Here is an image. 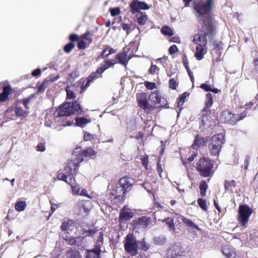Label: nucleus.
<instances>
[{
	"label": "nucleus",
	"instance_id": "1",
	"mask_svg": "<svg viewBox=\"0 0 258 258\" xmlns=\"http://www.w3.org/2000/svg\"><path fill=\"white\" fill-rule=\"evenodd\" d=\"M202 21L200 33L195 34L194 37L205 40H207V38L210 40H213L217 34L216 21L210 16L204 17Z\"/></svg>",
	"mask_w": 258,
	"mask_h": 258
},
{
	"label": "nucleus",
	"instance_id": "2",
	"mask_svg": "<svg viewBox=\"0 0 258 258\" xmlns=\"http://www.w3.org/2000/svg\"><path fill=\"white\" fill-rule=\"evenodd\" d=\"M83 110L78 101H75L66 102L61 105L57 108L55 113L57 117L64 116H70L75 113H81Z\"/></svg>",
	"mask_w": 258,
	"mask_h": 258
},
{
	"label": "nucleus",
	"instance_id": "3",
	"mask_svg": "<svg viewBox=\"0 0 258 258\" xmlns=\"http://www.w3.org/2000/svg\"><path fill=\"white\" fill-rule=\"evenodd\" d=\"M214 161L205 156L202 157L196 164V169L201 176L204 177L210 176L213 172Z\"/></svg>",
	"mask_w": 258,
	"mask_h": 258
},
{
	"label": "nucleus",
	"instance_id": "4",
	"mask_svg": "<svg viewBox=\"0 0 258 258\" xmlns=\"http://www.w3.org/2000/svg\"><path fill=\"white\" fill-rule=\"evenodd\" d=\"M224 143V136L222 134L214 135L208 146L211 156L218 158L221 151L222 146Z\"/></svg>",
	"mask_w": 258,
	"mask_h": 258
},
{
	"label": "nucleus",
	"instance_id": "5",
	"mask_svg": "<svg viewBox=\"0 0 258 258\" xmlns=\"http://www.w3.org/2000/svg\"><path fill=\"white\" fill-rule=\"evenodd\" d=\"M246 115L247 112L245 111L240 114H234L229 110L226 109L221 112L220 119L223 123L233 125L243 119Z\"/></svg>",
	"mask_w": 258,
	"mask_h": 258
},
{
	"label": "nucleus",
	"instance_id": "6",
	"mask_svg": "<svg viewBox=\"0 0 258 258\" xmlns=\"http://www.w3.org/2000/svg\"><path fill=\"white\" fill-rule=\"evenodd\" d=\"M124 250L126 252L134 256L137 255L139 249V241L133 233H128L123 241Z\"/></svg>",
	"mask_w": 258,
	"mask_h": 258
},
{
	"label": "nucleus",
	"instance_id": "7",
	"mask_svg": "<svg viewBox=\"0 0 258 258\" xmlns=\"http://www.w3.org/2000/svg\"><path fill=\"white\" fill-rule=\"evenodd\" d=\"M214 5V0H206L205 2L202 1H195L193 3V8L199 16L202 17L209 15L212 11Z\"/></svg>",
	"mask_w": 258,
	"mask_h": 258
},
{
	"label": "nucleus",
	"instance_id": "8",
	"mask_svg": "<svg viewBox=\"0 0 258 258\" xmlns=\"http://www.w3.org/2000/svg\"><path fill=\"white\" fill-rule=\"evenodd\" d=\"M83 161L82 158H79L78 156L74 159H70L65 164L64 170L69 176L75 177L78 173L80 164Z\"/></svg>",
	"mask_w": 258,
	"mask_h": 258
},
{
	"label": "nucleus",
	"instance_id": "9",
	"mask_svg": "<svg viewBox=\"0 0 258 258\" xmlns=\"http://www.w3.org/2000/svg\"><path fill=\"white\" fill-rule=\"evenodd\" d=\"M193 42L197 44L195 57L197 60H200L204 58V55L207 52L208 41L194 37Z\"/></svg>",
	"mask_w": 258,
	"mask_h": 258
},
{
	"label": "nucleus",
	"instance_id": "10",
	"mask_svg": "<svg viewBox=\"0 0 258 258\" xmlns=\"http://www.w3.org/2000/svg\"><path fill=\"white\" fill-rule=\"evenodd\" d=\"M252 212V210L247 205L239 206L237 220L242 227H245L247 224Z\"/></svg>",
	"mask_w": 258,
	"mask_h": 258
},
{
	"label": "nucleus",
	"instance_id": "11",
	"mask_svg": "<svg viewBox=\"0 0 258 258\" xmlns=\"http://www.w3.org/2000/svg\"><path fill=\"white\" fill-rule=\"evenodd\" d=\"M138 106L147 114L150 113L154 109V107L150 104L147 100V96L145 93H138L136 95Z\"/></svg>",
	"mask_w": 258,
	"mask_h": 258
},
{
	"label": "nucleus",
	"instance_id": "12",
	"mask_svg": "<svg viewBox=\"0 0 258 258\" xmlns=\"http://www.w3.org/2000/svg\"><path fill=\"white\" fill-rule=\"evenodd\" d=\"M134 183V178L128 175L121 177L118 181L119 187L126 194L131 191Z\"/></svg>",
	"mask_w": 258,
	"mask_h": 258
},
{
	"label": "nucleus",
	"instance_id": "13",
	"mask_svg": "<svg viewBox=\"0 0 258 258\" xmlns=\"http://www.w3.org/2000/svg\"><path fill=\"white\" fill-rule=\"evenodd\" d=\"M92 33L90 31H86L81 35V40L78 42L77 47L79 49L84 50L93 42Z\"/></svg>",
	"mask_w": 258,
	"mask_h": 258
},
{
	"label": "nucleus",
	"instance_id": "14",
	"mask_svg": "<svg viewBox=\"0 0 258 258\" xmlns=\"http://www.w3.org/2000/svg\"><path fill=\"white\" fill-rule=\"evenodd\" d=\"M151 218L147 216H142L133 220L132 225L133 228L140 229L147 228L151 223Z\"/></svg>",
	"mask_w": 258,
	"mask_h": 258
},
{
	"label": "nucleus",
	"instance_id": "15",
	"mask_svg": "<svg viewBox=\"0 0 258 258\" xmlns=\"http://www.w3.org/2000/svg\"><path fill=\"white\" fill-rule=\"evenodd\" d=\"M125 193L120 187L113 188L110 192V198L113 200L116 203H121L124 201Z\"/></svg>",
	"mask_w": 258,
	"mask_h": 258
},
{
	"label": "nucleus",
	"instance_id": "16",
	"mask_svg": "<svg viewBox=\"0 0 258 258\" xmlns=\"http://www.w3.org/2000/svg\"><path fill=\"white\" fill-rule=\"evenodd\" d=\"M130 12L133 14H136L139 12L140 10H148L149 7L144 2L139 0H133L130 4Z\"/></svg>",
	"mask_w": 258,
	"mask_h": 258
},
{
	"label": "nucleus",
	"instance_id": "17",
	"mask_svg": "<svg viewBox=\"0 0 258 258\" xmlns=\"http://www.w3.org/2000/svg\"><path fill=\"white\" fill-rule=\"evenodd\" d=\"M129 51L130 48H127V50H126L124 48L122 51L118 52L115 56V59L117 60V62L126 67L129 60L132 58L130 55L128 56Z\"/></svg>",
	"mask_w": 258,
	"mask_h": 258
},
{
	"label": "nucleus",
	"instance_id": "18",
	"mask_svg": "<svg viewBox=\"0 0 258 258\" xmlns=\"http://www.w3.org/2000/svg\"><path fill=\"white\" fill-rule=\"evenodd\" d=\"M134 216V213L133 212L131 209L126 208V207L124 206L122 209L120 210L118 221L120 223L124 221L125 222L130 220Z\"/></svg>",
	"mask_w": 258,
	"mask_h": 258
},
{
	"label": "nucleus",
	"instance_id": "19",
	"mask_svg": "<svg viewBox=\"0 0 258 258\" xmlns=\"http://www.w3.org/2000/svg\"><path fill=\"white\" fill-rule=\"evenodd\" d=\"M92 202L90 200H81L78 201L77 206L81 212L88 214L92 208Z\"/></svg>",
	"mask_w": 258,
	"mask_h": 258
},
{
	"label": "nucleus",
	"instance_id": "20",
	"mask_svg": "<svg viewBox=\"0 0 258 258\" xmlns=\"http://www.w3.org/2000/svg\"><path fill=\"white\" fill-rule=\"evenodd\" d=\"M12 92V88L10 85L4 86L3 88V92L0 94V102H3L10 100L9 96Z\"/></svg>",
	"mask_w": 258,
	"mask_h": 258
},
{
	"label": "nucleus",
	"instance_id": "21",
	"mask_svg": "<svg viewBox=\"0 0 258 258\" xmlns=\"http://www.w3.org/2000/svg\"><path fill=\"white\" fill-rule=\"evenodd\" d=\"M101 251V245L97 244L94 248L87 250V254L85 258H100Z\"/></svg>",
	"mask_w": 258,
	"mask_h": 258
},
{
	"label": "nucleus",
	"instance_id": "22",
	"mask_svg": "<svg viewBox=\"0 0 258 258\" xmlns=\"http://www.w3.org/2000/svg\"><path fill=\"white\" fill-rule=\"evenodd\" d=\"M207 141L208 138H203L200 135L198 134L196 136L194 143L191 147L193 149L197 150L201 146L204 145Z\"/></svg>",
	"mask_w": 258,
	"mask_h": 258
},
{
	"label": "nucleus",
	"instance_id": "23",
	"mask_svg": "<svg viewBox=\"0 0 258 258\" xmlns=\"http://www.w3.org/2000/svg\"><path fill=\"white\" fill-rule=\"evenodd\" d=\"M96 154L97 152L95 151L92 148H88L82 151L77 156L79 158H82L84 160V158L90 157L94 158L96 156Z\"/></svg>",
	"mask_w": 258,
	"mask_h": 258
},
{
	"label": "nucleus",
	"instance_id": "24",
	"mask_svg": "<svg viewBox=\"0 0 258 258\" xmlns=\"http://www.w3.org/2000/svg\"><path fill=\"white\" fill-rule=\"evenodd\" d=\"M116 51V49L111 47L109 45H103V49L98 56V57L100 58H106L110 54L115 53Z\"/></svg>",
	"mask_w": 258,
	"mask_h": 258
},
{
	"label": "nucleus",
	"instance_id": "25",
	"mask_svg": "<svg viewBox=\"0 0 258 258\" xmlns=\"http://www.w3.org/2000/svg\"><path fill=\"white\" fill-rule=\"evenodd\" d=\"M222 252L227 258H239L237 253L227 245L222 247Z\"/></svg>",
	"mask_w": 258,
	"mask_h": 258
},
{
	"label": "nucleus",
	"instance_id": "26",
	"mask_svg": "<svg viewBox=\"0 0 258 258\" xmlns=\"http://www.w3.org/2000/svg\"><path fill=\"white\" fill-rule=\"evenodd\" d=\"M57 179L63 181L68 184H71L76 182L75 177L69 176L68 174H66L64 173H59L57 176Z\"/></svg>",
	"mask_w": 258,
	"mask_h": 258
},
{
	"label": "nucleus",
	"instance_id": "27",
	"mask_svg": "<svg viewBox=\"0 0 258 258\" xmlns=\"http://www.w3.org/2000/svg\"><path fill=\"white\" fill-rule=\"evenodd\" d=\"M97 77L95 76V75H94V74L91 73L89 76L86 79V82L85 84L84 83H83L81 87V92L84 91L87 88H88L89 86H90V84L91 83H93L95 80L97 79Z\"/></svg>",
	"mask_w": 258,
	"mask_h": 258
},
{
	"label": "nucleus",
	"instance_id": "28",
	"mask_svg": "<svg viewBox=\"0 0 258 258\" xmlns=\"http://www.w3.org/2000/svg\"><path fill=\"white\" fill-rule=\"evenodd\" d=\"M57 78L52 79L49 80L45 79V80H44L43 82L40 85H39V86L38 85V84L37 85L38 89L37 92L40 93H43L45 91V89L48 87L49 83L50 82H53L57 80Z\"/></svg>",
	"mask_w": 258,
	"mask_h": 258
},
{
	"label": "nucleus",
	"instance_id": "29",
	"mask_svg": "<svg viewBox=\"0 0 258 258\" xmlns=\"http://www.w3.org/2000/svg\"><path fill=\"white\" fill-rule=\"evenodd\" d=\"M67 258H82L80 251L75 248H70L66 251Z\"/></svg>",
	"mask_w": 258,
	"mask_h": 258
},
{
	"label": "nucleus",
	"instance_id": "30",
	"mask_svg": "<svg viewBox=\"0 0 258 258\" xmlns=\"http://www.w3.org/2000/svg\"><path fill=\"white\" fill-rule=\"evenodd\" d=\"M91 119H88L85 117H78L76 118V124L81 127H85L88 123L91 122Z\"/></svg>",
	"mask_w": 258,
	"mask_h": 258
},
{
	"label": "nucleus",
	"instance_id": "31",
	"mask_svg": "<svg viewBox=\"0 0 258 258\" xmlns=\"http://www.w3.org/2000/svg\"><path fill=\"white\" fill-rule=\"evenodd\" d=\"M181 220H182V222H183V223L186 226L192 228L193 229H196L198 230H200L199 226L197 224L194 223L191 220H190L186 217H182Z\"/></svg>",
	"mask_w": 258,
	"mask_h": 258
},
{
	"label": "nucleus",
	"instance_id": "32",
	"mask_svg": "<svg viewBox=\"0 0 258 258\" xmlns=\"http://www.w3.org/2000/svg\"><path fill=\"white\" fill-rule=\"evenodd\" d=\"M75 221L71 219H68L62 223L60 229L61 231L66 232L68 231L71 226H74Z\"/></svg>",
	"mask_w": 258,
	"mask_h": 258
},
{
	"label": "nucleus",
	"instance_id": "33",
	"mask_svg": "<svg viewBox=\"0 0 258 258\" xmlns=\"http://www.w3.org/2000/svg\"><path fill=\"white\" fill-rule=\"evenodd\" d=\"M199 188L200 190V195L202 197H204L206 195V191L208 188V185L207 183L206 180H202L199 185Z\"/></svg>",
	"mask_w": 258,
	"mask_h": 258
},
{
	"label": "nucleus",
	"instance_id": "34",
	"mask_svg": "<svg viewBox=\"0 0 258 258\" xmlns=\"http://www.w3.org/2000/svg\"><path fill=\"white\" fill-rule=\"evenodd\" d=\"M56 113H54L53 115L47 114L45 117V124L48 127H51L52 124L55 121Z\"/></svg>",
	"mask_w": 258,
	"mask_h": 258
},
{
	"label": "nucleus",
	"instance_id": "35",
	"mask_svg": "<svg viewBox=\"0 0 258 258\" xmlns=\"http://www.w3.org/2000/svg\"><path fill=\"white\" fill-rule=\"evenodd\" d=\"M137 17V22L140 25H144L146 24L148 17L145 12H141Z\"/></svg>",
	"mask_w": 258,
	"mask_h": 258
},
{
	"label": "nucleus",
	"instance_id": "36",
	"mask_svg": "<svg viewBox=\"0 0 258 258\" xmlns=\"http://www.w3.org/2000/svg\"><path fill=\"white\" fill-rule=\"evenodd\" d=\"M214 103L213 95L210 93L206 94V99L204 102V106L211 107Z\"/></svg>",
	"mask_w": 258,
	"mask_h": 258
},
{
	"label": "nucleus",
	"instance_id": "37",
	"mask_svg": "<svg viewBox=\"0 0 258 258\" xmlns=\"http://www.w3.org/2000/svg\"><path fill=\"white\" fill-rule=\"evenodd\" d=\"M224 188L226 191L229 190L230 188L235 187L237 186V183L235 180L232 179L230 181L225 180L224 181Z\"/></svg>",
	"mask_w": 258,
	"mask_h": 258
},
{
	"label": "nucleus",
	"instance_id": "38",
	"mask_svg": "<svg viewBox=\"0 0 258 258\" xmlns=\"http://www.w3.org/2000/svg\"><path fill=\"white\" fill-rule=\"evenodd\" d=\"M149 97L155 104H160L161 102V98L158 92H152Z\"/></svg>",
	"mask_w": 258,
	"mask_h": 258
},
{
	"label": "nucleus",
	"instance_id": "39",
	"mask_svg": "<svg viewBox=\"0 0 258 258\" xmlns=\"http://www.w3.org/2000/svg\"><path fill=\"white\" fill-rule=\"evenodd\" d=\"M168 225L169 229L171 230L174 231L175 230V225L174 223L173 219L172 218L168 217L165 218L163 221Z\"/></svg>",
	"mask_w": 258,
	"mask_h": 258
},
{
	"label": "nucleus",
	"instance_id": "40",
	"mask_svg": "<svg viewBox=\"0 0 258 258\" xmlns=\"http://www.w3.org/2000/svg\"><path fill=\"white\" fill-rule=\"evenodd\" d=\"M15 114L17 116L22 117L26 115L28 112L24 110L22 107L16 106L15 109Z\"/></svg>",
	"mask_w": 258,
	"mask_h": 258
},
{
	"label": "nucleus",
	"instance_id": "41",
	"mask_svg": "<svg viewBox=\"0 0 258 258\" xmlns=\"http://www.w3.org/2000/svg\"><path fill=\"white\" fill-rule=\"evenodd\" d=\"M26 207V203L25 201H18L15 204V209L18 211L21 212L24 211Z\"/></svg>",
	"mask_w": 258,
	"mask_h": 258
},
{
	"label": "nucleus",
	"instance_id": "42",
	"mask_svg": "<svg viewBox=\"0 0 258 258\" xmlns=\"http://www.w3.org/2000/svg\"><path fill=\"white\" fill-rule=\"evenodd\" d=\"M141 163L146 170H148L150 169L149 166V157L148 155L145 154L144 156L141 158Z\"/></svg>",
	"mask_w": 258,
	"mask_h": 258
},
{
	"label": "nucleus",
	"instance_id": "43",
	"mask_svg": "<svg viewBox=\"0 0 258 258\" xmlns=\"http://www.w3.org/2000/svg\"><path fill=\"white\" fill-rule=\"evenodd\" d=\"M197 202L199 206L203 211H207L208 210V207L206 200L202 198H199Z\"/></svg>",
	"mask_w": 258,
	"mask_h": 258
},
{
	"label": "nucleus",
	"instance_id": "44",
	"mask_svg": "<svg viewBox=\"0 0 258 258\" xmlns=\"http://www.w3.org/2000/svg\"><path fill=\"white\" fill-rule=\"evenodd\" d=\"M210 107H207L206 106H204L203 108L201 111V117L204 119L205 117H207L210 116L211 113V111L210 109Z\"/></svg>",
	"mask_w": 258,
	"mask_h": 258
},
{
	"label": "nucleus",
	"instance_id": "45",
	"mask_svg": "<svg viewBox=\"0 0 258 258\" xmlns=\"http://www.w3.org/2000/svg\"><path fill=\"white\" fill-rule=\"evenodd\" d=\"M162 33L165 35L171 36L173 35L172 30L168 26H163L161 30Z\"/></svg>",
	"mask_w": 258,
	"mask_h": 258
},
{
	"label": "nucleus",
	"instance_id": "46",
	"mask_svg": "<svg viewBox=\"0 0 258 258\" xmlns=\"http://www.w3.org/2000/svg\"><path fill=\"white\" fill-rule=\"evenodd\" d=\"M98 230L96 228H93L92 229H89V230H83V233L85 234V236H93L97 232Z\"/></svg>",
	"mask_w": 258,
	"mask_h": 258
},
{
	"label": "nucleus",
	"instance_id": "47",
	"mask_svg": "<svg viewBox=\"0 0 258 258\" xmlns=\"http://www.w3.org/2000/svg\"><path fill=\"white\" fill-rule=\"evenodd\" d=\"M166 241V239L162 236H157L154 238V243L157 245H163Z\"/></svg>",
	"mask_w": 258,
	"mask_h": 258
},
{
	"label": "nucleus",
	"instance_id": "48",
	"mask_svg": "<svg viewBox=\"0 0 258 258\" xmlns=\"http://www.w3.org/2000/svg\"><path fill=\"white\" fill-rule=\"evenodd\" d=\"M76 237L66 236L64 238L65 241L70 245H76L77 244Z\"/></svg>",
	"mask_w": 258,
	"mask_h": 258
},
{
	"label": "nucleus",
	"instance_id": "49",
	"mask_svg": "<svg viewBox=\"0 0 258 258\" xmlns=\"http://www.w3.org/2000/svg\"><path fill=\"white\" fill-rule=\"evenodd\" d=\"M66 91L67 92V99H73L76 98V94L73 91L69 89V87L66 88Z\"/></svg>",
	"mask_w": 258,
	"mask_h": 258
},
{
	"label": "nucleus",
	"instance_id": "50",
	"mask_svg": "<svg viewBox=\"0 0 258 258\" xmlns=\"http://www.w3.org/2000/svg\"><path fill=\"white\" fill-rule=\"evenodd\" d=\"M75 46V45L74 43L69 42L64 46L63 50L66 53H70Z\"/></svg>",
	"mask_w": 258,
	"mask_h": 258
},
{
	"label": "nucleus",
	"instance_id": "51",
	"mask_svg": "<svg viewBox=\"0 0 258 258\" xmlns=\"http://www.w3.org/2000/svg\"><path fill=\"white\" fill-rule=\"evenodd\" d=\"M159 71L160 69L156 65L152 64L149 70V72L153 75L155 74H158Z\"/></svg>",
	"mask_w": 258,
	"mask_h": 258
},
{
	"label": "nucleus",
	"instance_id": "52",
	"mask_svg": "<svg viewBox=\"0 0 258 258\" xmlns=\"http://www.w3.org/2000/svg\"><path fill=\"white\" fill-rule=\"evenodd\" d=\"M69 39L70 41V42H73L75 41H79L81 40V35L78 36L76 34L72 33L71 34L69 37Z\"/></svg>",
	"mask_w": 258,
	"mask_h": 258
},
{
	"label": "nucleus",
	"instance_id": "53",
	"mask_svg": "<svg viewBox=\"0 0 258 258\" xmlns=\"http://www.w3.org/2000/svg\"><path fill=\"white\" fill-rule=\"evenodd\" d=\"M139 244L140 245L141 249L144 251H146L148 250L149 246L146 243L144 239L141 240V241H139Z\"/></svg>",
	"mask_w": 258,
	"mask_h": 258
},
{
	"label": "nucleus",
	"instance_id": "54",
	"mask_svg": "<svg viewBox=\"0 0 258 258\" xmlns=\"http://www.w3.org/2000/svg\"><path fill=\"white\" fill-rule=\"evenodd\" d=\"M75 183L76 182L69 185L71 186L73 194L77 195V192H79L80 190V188L79 187L78 184H75Z\"/></svg>",
	"mask_w": 258,
	"mask_h": 258
},
{
	"label": "nucleus",
	"instance_id": "55",
	"mask_svg": "<svg viewBox=\"0 0 258 258\" xmlns=\"http://www.w3.org/2000/svg\"><path fill=\"white\" fill-rule=\"evenodd\" d=\"M156 169H157V172L158 173V174H159L160 177H161V174L163 171V170H162V165L161 164V157H159V158L157 160Z\"/></svg>",
	"mask_w": 258,
	"mask_h": 258
},
{
	"label": "nucleus",
	"instance_id": "56",
	"mask_svg": "<svg viewBox=\"0 0 258 258\" xmlns=\"http://www.w3.org/2000/svg\"><path fill=\"white\" fill-rule=\"evenodd\" d=\"M169 85L170 88L172 90H175L178 85V84L177 83L176 81L174 79L172 78L169 80Z\"/></svg>",
	"mask_w": 258,
	"mask_h": 258
},
{
	"label": "nucleus",
	"instance_id": "57",
	"mask_svg": "<svg viewBox=\"0 0 258 258\" xmlns=\"http://www.w3.org/2000/svg\"><path fill=\"white\" fill-rule=\"evenodd\" d=\"M110 12L112 16H116L120 13V10L119 7L110 9Z\"/></svg>",
	"mask_w": 258,
	"mask_h": 258
},
{
	"label": "nucleus",
	"instance_id": "58",
	"mask_svg": "<svg viewBox=\"0 0 258 258\" xmlns=\"http://www.w3.org/2000/svg\"><path fill=\"white\" fill-rule=\"evenodd\" d=\"M145 86L149 90H153L156 88V85L155 83L150 82L148 81H146L145 82Z\"/></svg>",
	"mask_w": 258,
	"mask_h": 258
},
{
	"label": "nucleus",
	"instance_id": "59",
	"mask_svg": "<svg viewBox=\"0 0 258 258\" xmlns=\"http://www.w3.org/2000/svg\"><path fill=\"white\" fill-rule=\"evenodd\" d=\"M182 63L185 67V69L189 68L188 66V60L185 54L182 55Z\"/></svg>",
	"mask_w": 258,
	"mask_h": 258
},
{
	"label": "nucleus",
	"instance_id": "60",
	"mask_svg": "<svg viewBox=\"0 0 258 258\" xmlns=\"http://www.w3.org/2000/svg\"><path fill=\"white\" fill-rule=\"evenodd\" d=\"M94 139V135L89 133V132H86L84 135V140L85 141H89Z\"/></svg>",
	"mask_w": 258,
	"mask_h": 258
},
{
	"label": "nucleus",
	"instance_id": "61",
	"mask_svg": "<svg viewBox=\"0 0 258 258\" xmlns=\"http://www.w3.org/2000/svg\"><path fill=\"white\" fill-rule=\"evenodd\" d=\"M121 27L124 31H125L126 34L128 35L131 31V26L128 24L122 23Z\"/></svg>",
	"mask_w": 258,
	"mask_h": 258
},
{
	"label": "nucleus",
	"instance_id": "62",
	"mask_svg": "<svg viewBox=\"0 0 258 258\" xmlns=\"http://www.w3.org/2000/svg\"><path fill=\"white\" fill-rule=\"evenodd\" d=\"M36 150L39 152H43L45 150V143H39L36 146Z\"/></svg>",
	"mask_w": 258,
	"mask_h": 258
},
{
	"label": "nucleus",
	"instance_id": "63",
	"mask_svg": "<svg viewBox=\"0 0 258 258\" xmlns=\"http://www.w3.org/2000/svg\"><path fill=\"white\" fill-rule=\"evenodd\" d=\"M222 44L221 41H214L213 42L214 49L216 50H220L222 49Z\"/></svg>",
	"mask_w": 258,
	"mask_h": 258
},
{
	"label": "nucleus",
	"instance_id": "64",
	"mask_svg": "<svg viewBox=\"0 0 258 258\" xmlns=\"http://www.w3.org/2000/svg\"><path fill=\"white\" fill-rule=\"evenodd\" d=\"M99 70L102 72H104L106 70L109 68L107 64V63L105 61H104L102 63H101L99 67H98Z\"/></svg>",
	"mask_w": 258,
	"mask_h": 258
}]
</instances>
